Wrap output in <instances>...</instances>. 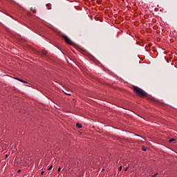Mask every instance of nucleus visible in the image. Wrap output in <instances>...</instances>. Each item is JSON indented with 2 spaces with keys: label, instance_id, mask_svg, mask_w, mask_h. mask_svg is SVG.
I'll return each mask as SVG.
<instances>
[{
  "label": "nucleus",
  "instance_id": "obj_1",
  "mask_svg": "<svg viewBox=\"0 0 177 177\" xmlns=\"http://www.w3.org/2000/svg\"><path fill=\"white\" fill-rule=\"evenodd\" d=\"M133 92L137 96H139L140 97H146V96H147V93H146V92L138 86H133Z\"/></svg>",
  "mask_w": 177,
  "mask_h": 177
},
{
  "label": "nucleus",
  "instance_id": "obj_2",
  "mask_svg": "<svg viewBox=\"0 0 177 177\" xmlns=\"http://www.w3.org/2000/svg\"><path fill=\"white\" fill-rule=\"evenodd\" d=\"M62 37L65 42H66L68 45H73V41H71V39H70V38L67 35H63Z\"/></svg>",
  "mask_w": 177,
  "mask_h": 177
},
{
  "label": "nucleus",
  "instance_id": "obj_3",
  "mask_svg": "<svg viewBox=\"0 0 177 177\" xmlns=\"http://www.w3.org/2000/svg\"><path fill=\"white\" fill-rule=\"evenodd\" d=\"M15 80H17V81H19L20 82H23L24 84H27V82H26L25 80H23L21 79L15 77Z\"/></svg>",
  "mask_w": 177,
  "mask_h": 177
},
{
  "label": "nucleus",
  "instance_id": "obj_4",
  "mask_svg": "<svg viewBox=\"0 0 177 177\" xmlns=\"http://www.w3.org/2000/svg\"><path fill=\"white\" fill-rule=\"evenodd\" d=\"M76 127H77V128H82V124H81L80 123H77Z\"/></svg>",
  "mask_w": 177,
  "mask_h": 177
},
{
  "label": "nucleus",
  "instance_id": "obj_5",
  "mask_svg": "<svg viewBox=\"0 0 177 177\" xmlns=\"http://www.w3.org/2000/svg\"><path fill=\"white\" fill-rule=\"evenodd\" d=\"M46 6L48 9H50V8H52V6L50 4H47Z\"/></svg>",
  "mask_w": 177,
  "mask_h": 177
},
{
  "label": "nucleus",
  "instance_id": "obj_6",
  "mask_svg": "<svg viewBox=\"0 0 177 177\" xmlns=\"http://www.w3.org/2000/svg\"><path fill=\"white\" fill-rule=\"evenodd\" d=\"M52 168H53V165H50L49 167V168L48 169V171H50V169H52Z\"/></svg>",
  "mask_w": 177,
  "mask_h": 177
},
{
  "label": "nucleus",
  "instance_id": "obj_7",
  "mask_svg": "<svg viewBox=\"0 0 177 177\" xmlns=\"http://www.w3.org/2000/svg\"><path fill=\"white\" fill-rule=\"evenodd\" d=\"M42 53H43V55H46V53H48V52L46 50H43Z\"/></svg>",
  "mask_w": 177,
  "mask_h": 177
},
{
  "label": "nucleus",
  "instance_id": "obj_8",
  "mask_svg": "<svg viewBox=\"0 0 177 177\" xmlns=\"http://www.w3.org/2000/svg\"><path fill=\"white\" fill-rule=\"evenodd\" d=\"M118 171H122V166H120V167L118 168Z\"/></svg>",
  "mask_w": 177,
  "mask_h": 177
},
{
  "label": "nucleus",
  "instance_id": "obj_9",
  "mask_svg": "<svg viewBox=\"0 0 177 177\" xmlns=\"http://www.w3.org/2000/svg\"><path fill=\"white\" fill-rule=\"evenodd\" d=\"M158 175V174H155L154 175H152L151 177H157V176Z\"/></svg>",
  "mask_w": 177,
  "mask_h": 177
},
{
  "label": "nucleus",
  "instance_id": "obj_10",
  "mask_svg": "<svg viewBox=\"0 0 177 177\" xmlns=\"http://www.w3.org/2000/svg\"><path fill=\"white\" fill-rule=\"evenodd\" d=\"M174 140H175L174 138H171V139L169 140V142H174Z\"/></svg>",
  "mask_w": 177,
  "mask_h": 177
},
{
  "label": "nucleus",
  "instance_id": "obj_11",
  "mask_svg": "<svg viewBox=\"0 0 177 177\" xmlns=\"http://www.w3.org/2000/svg\"><path fill=\"white\" fill-rule=\"evenodd\" d=\"M142 151H147V149H146V148H142Z\"/></svg>",
  "mask_w": 177,
  "mask_h": 177
},
{
  "label": "nucleus",
  "instance_id": "obj_12",
  "mask_svg": "<svg viewBox=\"0 0 177 177\" xmlns=\"http://www.w3.org/2000/svg\"><path fill=\"white\" fill-rule=\"evenodd\" d=\"M127 171H128V167H126V168L124 169V172H127Z\"/></svg>",
  "mask_w": 177,
  "mask_h": 177
},
{
  "label": "nucleus",
  "instance_id": "obj_13",
  "mask_svg": "<svg viewBox=\"0 0 177 177\" xmlns=\"http://www.w3.org/2000/svg\"><path fill=\"white\" fill-rule=\"evenodd\" d=\"M44 174H45V171H43L41 172V175H44Z\"/></svg>",
  "mask_w": 177,
  "mask_h": 177
},
{
  "label": "nucleus",
  "instance_id": "obj_14",
  "mask_svg": "<svg viewBox=\"0 0 177 177\" xmlns=\"http://www.w3.org/2000/svg\"><path fill=\"white\" fill-rule=\"evenodd\" d=\"M60 171H61V168L59 167V168H58V172H60Z\"/></svg>",
  "mask_w": 177,
  "mask_h": 177
},
{
  "label": "nucleus",
  "instance_id": "obj_15",
  "mask_svg": "<svg viewBox=\"0 0 177 177\" xmlns=\"http://www.w3.org/2000/svg\"><path fill=\"white\" fill-rule=\"evenodd\" d=\"M8 155H6V158H8Z\"/></svg>",
  "mask_w": 177,
  "mask_h": 177
},
{
  "label": "nucleus",
  "instance_id": "obj_16",
  "mask_svg": "<svg viewBox=\"0 0 177 177\" xmlns=\"http://www.w3.org/2000/svg\"><path fill=\"white\" fill-rule=\"evenodd\" d=\"M33 12H34V13H36L37 11H36V10H34Z\"/></svg>",
  "mask_w": 177,
  "mask_h": 177
}]
</instances>
